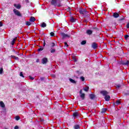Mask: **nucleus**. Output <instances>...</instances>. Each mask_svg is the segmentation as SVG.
Here are the masks:
<instances>
[{
  "mask_svg": "<svg viewBox=\"0 0 129 129\" xmlns=\"http://www.w3.org/2000/svg\"><path fill=\"white\" fill-rule=\"evenodd\" d=\"M50 35L51 37H54V36H55V33H54V32H52L50 33Z\"/></svg>",
  "mask_w": 129,
  "mask_h": 129,
  "instance_id": "38",
  "label": "nucleus"
},
{
  "mask_svg": "<svg viewBox=\"0 0 129 129\" xmlns=\"http://www.w3.org/2000/svg\"><path fill=\"white\" fill-rule=\"evenodd\" d=\"M11 58H13V59H15V60H19V58L15 55H11Z\"/></svg>",
  "mask_w": 129,
  "mask_h": 129,
  "instance_id": "27",
  "label": "nucleus"
},
{
  "mask_svg": "<svg viewBox=\"0 0 129 129\" xmlns=\"http://www.w3.org/2000/svg\"><path fill=\"white\" fill-rule=\"evenodd\" d=\"M93 31L92 30H87L86 31V33L87 34V35H92V33H93Z\"/></svg>",
  "mask_w": 129,
  "mask_h": 129,
  "instance_id": "12",
  "label": "nucleus"
},
{
  "mask_svg": "<svg viewBox=\"0 0 129 129\" xmlns=\"http://www.w3.org/2000/svg\"><path fill=\"white\" fill-rule=\"evenodd\" d=\"M87 14H88V12H87V11H86V9H85V12H84V14H83V16H84L85 18H86L87 17L88 15Z\"/></svg>",
  "mask_w": 129,
  "mask_h": 129,
  "instance_id": "18",
  "label": "nucleus"
},
{
  "mask_svg": "<svg viewBox=\"0 0 129 129\" xmlns=\"http://www.w3.org/2000/svg\"><path fill=\"white\" fill-rule=\"evenodd\" d=\"M64 46L68 47V44H67V42H64Z\"/></svg>",
  "mask_w": 129,
  "mask_h": 129,
  "instance_id": "50",
  "label": "nucleus"
},
{
  "mask_svg": "<svg viewBox=\"0 0 129 129\" xmlns=\"http://www.w3.org/2000/svg\"><path fill=\"white\" fill-rule=\"evenodd\" d=\"M92 48H93V49H97V44L95 42H93L92 44Z\"/></svg>",
  "mask_w": 129,
  "mask_h": 129,
  "instance_id": "9",
  "label": "nucleus"
},
{
  "mask_svg": "<svg viewBox=\"0 0 129 129\" xmlns=\"http://www.w3.org/2000/svg\"><path fill=\"white\" fill-rule=\"evenodd\" d=\"M128 64H129V60H123L122 62V65H123L124 66H128Z\"/></svg>",
  "mask_w": 129,
  "mask_h": 129,
  "instance_id": "6",
  "label": "nucleus"
},
{
  "mask_svg": "<svg viewBox=\"0 0 129 129\" xmlns=\"http://www.w3.org/2000/svg\"><path fill=\"white\" fill-rule=\"evenodd\" d=\"M43 50H44V47L40 46L39 48L37 49V51H38V52H41V51H43Z\"/></svg>",
  "mask_w": 129,
  "mask_h": 129,
  "instance_id": "23",
  "label": "nucleus"
},
{
  "mask_svg": "<svg viewBox=\"0 0 129 129\" xmlns=\"http://www.w3.org/2000/svg\"><path fill=\"white\" fill-rule=\"evenodd\" d=\"M26 3H27V4L29 3V0H25Z\"/></svg>",
  "mask_w": 129,
  "mask_h": 129,
  "instance_id": "56",
  "label": "nucleus"
},
{
  "mask_svg": "<svg viewBox=\"0 0 129 129\" xmlns=\"http://www.w3.org/2000/svg\"><path fill=\"white\" fill-rule=\"evenodd\" d=\"M45 46H46V42H45V41L43 42V47H45Z\"/></svg>",
  "mask_w": 129,
  "mask_h": 129,
  "instance_id": "51",
  "label": "nucleus"
},
{
  "mask_svg": "<svg viewBox=\"0 0 129 129\" xmlns=\"http://www.w3.org/2000/svg\"><path fill=\"white\" fill-rule=\"evenodd\" d=\"M54 46H56L55 43L52 42L50 44V48H54Z\"/></svg>",
  "mask_w": 129,
  "mask_h": 129,
  "instance_id": "30",
  "label": "nucleus"
},
{
  "mask_svg": "<svg viewBox=\"0 0 129 129\" xmlns=\"http://www.w3.org/2000/svg\"><path fill=\"white\" fill-rule=\"evenodd\" d=\"M101 94H102V95H103V96H106V95H107V94H108V92L106 91H101L100 92Z\"/></svg>",
  "mask_w": 129,
  "mask_h": 129,
  "instance_id": "7",
  "label": "nucleus"
},
{
  "mask_svg": "<svg viewBox=\"0 0 129 129\" xmlns=\"http://www.w3.org/2000/svg\"><path fill=\"white\" fill-rule=\"evenodd\" d=\"M0 27H3V23L0 22Z\"/></svg>",
  "mask_w": 129,
  "mask_h": 129,
  "instance_id": "54",
  "label": "nucleus"
},
{
  "mask_svg": "<svg viewBox=\"0 0 129 129\" xmlns=\"http://www.w3.org/2000/svg\"><path fill=\"white\" fill-rule=\"evenodd\" d=\"M80 96L82 98V100H84L85 98V94L83 93L82 90H80Z\"/></svg>",
  "mask_w": 129,
  "mask_h": 129,
  "instance_id": "2",
  "label": "nucleus"
},
{
  "mask_svg": "<svg viewBox=\"0 0 129 129\" xmlns=\"http://www.w3.org/2000/svg\"><path fill=\"white\" fill-rule=\"evenodd\" d=\"M121 88V85H120V84L116 85V88L118 89Z\"/></svg>",
  "mask_w": 129,
  "mask_h": 129,
  "instance_id": "32",
  "label": "nucleus"
},
{
  "mask_svg": "<svg viewBox=\"0 0 129 129\" xmlns=\"http://www.w3.org/2000/svg\"><path fill=\"white\" fill-rule=\"evenodd\" d=\"M0 106H1V107L4 108L6 107V105H5L4 102L0 101Z\"/></svg>",
  "mask_w": 129,
  "mask_h": 129,
  "instance_id": "16",
  "label": "nucleus"
},
{
  "mask_svg": "<svg viewBox=\"0 0 129 129\" xmlns=\"http://www.w3.org/2000/svg\"><path fill=\"white\" fill-rule=\"evenodd\" d=\"M14 129H19V126L18 125H16L14 127Z\"/></svg>",
  "mask_w": 129,
  "mask_h": 129,
  "instance_id": "48",
  "label": "nucleus"
},
{
  "mask_svg": "<svg viewBox=\"0 0 129 129\" xmlns=\"http://www.w3.org/2000/svg\"><path fill=\"white\" fill-rule=\"evenodd\" d=\"M113 17L115 18H118V17H119V15L117 13H114L113 14Z\"/></svg>",
  "mask_w": 129,
  "mask_h": 129,
  "instance_id": "13",
  "label": "nucleus"
},
{
  "mask_svg": "<svg viewBox=\"0 0 129 129\" xmlns=\"http://www.w3.org/2000/svg\"><path fill=\"white\" fill-rule=\"evenodd\" d=\"M90 98H91V99H94V98H95V95L93 94H91L89 95Z\"/></svg>",
  "mask_w": 129,
  "mask_h": 129,
  "instance_id": "17",
  "label": "nucleus"
},
{
  "mask_svg": "<svg viewBox=\"0 0 129 129\" xmlns=\"http://www.w3.org/2000/svg\"><path fill=\"white\" fill-rule=\"evenodd\" d=\"M104 98L106 101H109L110 100V96L109 95L105 96Z\"/></svg>",
  "mask_w": 129,
  "mask_h": 129,
  "instance_id": "11",
  "label": "nucleus"
},
{
  "mask_svg": "<svg viewBox=\"0 0 129 129\" xmlns=\"http://www.w3.org/2000/svg\"><path fill=\"white\" fill-rule=\"evenodd\" d=\"M14 7L18 9H21V5L14 4Z\"/></svg>",
  "mask_w": 129,
  "mask_h": 129,
  "instance_id": "25",
  "label": "nucleus"
},
{
  "mask_svg": "<svg viewBox=\"0 0 129 129\" xmlns=\"http://www.w3.org/2000/svg\"><path fill=\"white\" fill-rule=\"evenodd\" d=\"M73 115L74 117H77V116H79V114L77 112H75L73 113Z\"/></svg>",
  "mask_w": 129,
  "mask_h": 129,
  "instance_id": "14",
  "label": "nucleus"
},
{
  "mask_svg": "<svg viewBox=\"0 0 129 129\" xmlns=\"http://www.w3.org/2000/svg\"><path fill=\"white\" fill-rule=\"evenodd\" d=\"M13 12L16 16H18V17H22V14H21L20 11L17 10V9H14Z\"/></svg>",
  "mask_w": 129,
  "mask_h": 129,
  "instance_id": "1",
  "label": "nucleus"
},
{
  "mask_svg": "<svg viewBox=\"0 0 129 129\" xmlns=\"http://www.w3.org/2000/svg\"><path fill=\"white\" fill-rule=\"evenodd\" d=\"M126 27H127V29H129V23L127 24Z\"/></svg>",
  "mask_w": 129,
  "mask_h": 129,
  "instance_id": "52",
  "label": "nucleus"
},
{
  "mask_svg": "<svg viewBox=\"0 0 129 129\" xmlns=\"http://www.w3.org/2000/svg\"><path fill=\"white\" fill-rule=\"evenodd\" d=\"M106 110H107V108H103L102 109L101 112L102 113H104L105 112H106Z\"/></svg>",
  "mask_w": 129,
  "mask_h": 129,
  "instance_id": "24",
  "label": "nucleus"
},
{
  "mask_svg": "<svg viewBox=\"0 0 129 129\" xmlns=\"http://www.w3.org/2000/svg\"><path fill=\"white\" fill-rule=\"evenodd\" d=\"M39 59H36V62H37V63H39Z\"/></svg>",
  "mask_w": 129,
  "mask_h": 129,
  "instance_id": "55",
  "label": "nucleus"
},
{
  "mask_svg": "<svg viewBox=\"0 0 129 129\" xmlns=\"http://www.w3.org/2000/svg\"><path fill=\"white\" fill-rule=\"evenodd\" d=\"M48 62V58L44 57L41 59L42 64H46Z\"/></svg>",
  "mask_w": 129,
  "mask_h": 129,
  "instance_id": "4",
  "label": "nucleus"
},
{
  "mask_svg": "<svg viewBox=\"0 0 129 129\" xmlns=\"http://www.w3.org/2000/svg\"><path fill=\"white\" fill-rule=\"evenodd\" d=\"M92 30H98V28H97V27H93V28H92Z\"/></svg>",
  "mask_w": 129,
  "mask_h": 129,
  "instance_id": "44",
  "label": "nucleus"
},
{
  "mask_svg": "<svg viewBox=\"0 0 129 129\" xmlns=\"http://www.w3.org/2000/svg\"><path fill=\"white\" fill-rule=\"evenodd\" d=\"M39 121L43 122V121H44V120H43V119L41 118V119H40Z\"/></svg>",
  "mask_w": 129,
  "mask_h": 129,
  "instance_id": "53",
  "label": "nucleus"
},
{
  "mask_svg": "<svg viewBox=\"0 0 129 129\" xmlns=\"http://www.w3.org/2000/svg\"><path fill=\"white\" fill-rule=\"evenodd\" d=\"M76 73L78 74V75H81V73L79 71H77Z\"/></svg>",
  "mask_w": 129,
  "mask_h": 129,
  "instance_id": "42",
  "label": "nucleus"
},
{
  "mask_svg": "<svg viewBox=\"0 0 129 129\" xmlns=\"http://www.w3.org/2000/svg\"><path fill=\"white\" fill-rule=\"evenodd\" d=\"M73 59L74 60V61H75V62H77V60L76 59L75 57H73Z\"/></svg>",
  "mask_w": 129,
  "mask_h": 129,
  "instance_id": "47",
  "label": "nucleus"
},
{
  "mask_svg": "<svg viewBox=\"0 0 129 129\" xmlns=\"http://www.w3.org/2000/svg\"><path fill=\"white\" fill-rule=\"evenodd\" d=\"M3 72H4V69L3 68H1L0 69V74H3Z\"/></svg>",
  "mask_w": 129,
  "mask_h": 129,
  "instance_id": "36",
  "label": "nucleus"
},
{
  "mask_svg": "<svg viewBox=\"0 0 129 129\" xmlns=\"http://www.w3.org/2000/svg\"><path fill=\"white\" fill-rule=\"evenodd\" d=\"M56 1L57 7H62V4H61V2H62V0H56Z\"/></svg>",
  "mask_w": 129,
  "mask_h": 129,
  "instance_id": "8",
  "label": "nucleus"
},
{
  "mask_svg": "<svg viewBox=\"0 0 129 129\" xmlns=\"http://www.w3.org/2000/svg\"><path fill=\"white\" fill-rule=\"evenodd\" d=\"M29 79L31 80H34V78L33 77H32L31 76H29Z\"/></svg>",
  "mask_w": 129,
  "mask_h": 129,
  "instance_id": "45",
  "label": "nucleus"
},
{
  "mask_svg": "<svg viewBox=\"0 0 129 129\" xmlns=\"http://www.w3.org/2000/svg\"><path fill=\"white\" fill-rule=\"evenodd\" d=\"M51 77H55V75H51Z\"/></svg>",
  "mask_w": 129,
  "mask_h": 129,
  "instance_id": "57",
  "label": "nucleus"
},
{
  "mask_svg": "<svg viewBox=\"0 0 129 129\" xmlns=\"http://www.w3.org/2000/svg\"><path fill=\"white\" fill-rule=\"evenodd\" d=\"M129 35H124L125 40H127L128 39Z\"/></svg>",
  "mask_w": 129,
  "mask_h": 129,
  "instance_id": "39",
  "label": "nucleus"
},
{
  "mask_svg": "<svg viewBox=\"0 0 129 129\" xmlns=\"http://www.w3.org/2000/svg\"><path fill=\"white\" fill-rule=\"evenodd\" d=\"M122 62L123 61H120L118 62V64H119V65H122Z\"/></svg>",
  "mask_w": 129,
  "mask_h": 129,
  "instance_id": "46",
  "label": "nucleus"
},
{
  "mask_svg": "<svg viewBox=\"0 0 129 129\" xmlns=\"http://www.w3.org/2000/svg\"><path fill=\"white\" fill-rule=\"evenodd\" d=\"M60 35L62 37V39H64V38H69L70 37L69 35L66 34L64 32L61 33Z\"/></svg>",
  "mask_w": 129,
  "mask_h": 129,
  "instance_id": "3",
  "label": "nucleus"
},
{
  "mask_svg": "<svg viewBox=\"0 0 129 129\" xmlns=\"http://www.w3.org/2000/svg\"><path fill=\"white\" fill-rule=\"evenodd\" d=\"M70 21L72 23H75V19H74V18H73V17H71V19H70Z\"/></svg>",
  "mask_w": 129,
  "mask_h": 129,
  "instance_id": "29",
  "label": "nucleus"
},
{
  "mask_svg": "<svg viewBox=\"0 0 129 129\" xmlns=\"http://www.w3.org/2000/svg\"><path fill=\"white\" fill-rule=\"evenodd\" d=\"M16 40H17V37H16L15 38H14L13 40H12L11 44L12 45H14V44H15V42H16Z\"/></svg>",
  "mask_w": 129,
  "mask_h": 129,
  "instance_id": "26",
  "label": "nucleus"
},
{
  "mask_svg": "<svg viewBox=\"0 0 129 129\" xmlns=\"http://www.w3.org/2000/svg\"><path fill=\"white\" fill-rule=\"evenodd\" d=\"M84 91H86V92H87L89 90V87H88V86H86V87L84 88Z\"/></svg>",
  "mask_w": 129,
  "mask_h": 129,
  "instance_id": "22",
  "label": "nucleus"
},
{
  "mask_svg": "<svg viewBox=\"0 0 129 129\" xmlns=\"http://www.w3.org/2000/svg\"><path fill=\"white\" fill-rule=\"evenodd\" d=\"M30 22H35L36 21V19L35 17H31L29 20Z\"/></svg>",
  "mask_w": 129,
  "mask_h": 129,
  "instance_id": "21",
  "label": "nucleus"
},
{
  "mask_svg": "<svg viewBox=\"0 0 129 129\" xmlns=\"http://www.w3.org/2000/svg\"><path fill=\"white\" fill-rule=\"evenodd\" d=\"M26 25H27V26H30V25H31V22H29V21L27 22H26Z\"/></svg>",
  "mask_w": 129,
  "mask_h": 129,
  "instance_id": "43",
  "label": "nucleus"
},
{
  "mask_svg": "<svg viewBox=\"0 0 129 129\" xmlns=\"http://www.w3.org/2000/svg\"><path fill=\"white\" fill-rule=\"evenodd\" d=\"M51 5L52 6H54V7H57V2L56 0H52L50 2Z\"/></svg>",
  "mask_w": 129,
  "mask_h": 129,
  "instance_id": "5",
  "label": "nucleus"
},
{
  "mask_svg": "<svg viewBox=\"0 0 129 129\" xmlns=\"http://www.w3.org/2000/svg\"><path fill=\"white\" fill-rule=\"evenodd\" d=\"M20 76H21V77H23V78H25V76H24V75L23 74V72H20Z\"/></svg>",
  "mask_w": 129,
  "mask_h": 129,
  "instance_id": "40",
  "label": "nucleus"
},
{
  "mask_svg": "<svg viewBox=\"0 0 129 129\" xmlns=\"http://www.w3.org/2000/svg\"><path fill=\"white\" fill-rule=\"evenodd\" d=\"M80 79L82 81H84V80H85V78H84V77H81L80 78Z\"/></svg>",
  "mask_w": 129,
  "mask_h": 129,
  "instance_id": "41",
  "label": "nucleus"
},
{
  "mask_svg": "<svg viewBox=\"0 0 129 129\" xmlns=\"http://www.w3.org/2000/svg\"><path fill=\"white\" fill-rule=\"evenodd\" d=\"M81 45H85L86 44V40H83L81 42Z\"/></svg>",
  "mask_w": 129,
  "mask_h": 129,
  "instance_id": "34",
  "label": "nucleus"
},
{
  "mask_svg": "<svg viewBox=\"0 0 129 129\" xmlns=\"http://www.w3.org/2000/svg\"><path fill=\"white\" fill-rule=\"evenodd\" d=\"M74 129H79V128H80V126H79V125H75L74 126Z\"/></svg>",
  "mask_w": 129,
  "mask_h": 129,
  "instance_id": "28",
  "label": "nucleus"
},
{
  "mask_svg": "<svg viewBox=\"0 0 129 129\" xmlns=\"http://www.w3.org/2000/svg\"><path fill=\"white\" fill-rule=\"evenodd\" d=\"M124 94V95H129V91H125Z\"/></svg>",
  "mask_w": 129,
  "mask_h": 129,
  "instance_id": "33",
  "label": "nucleus"
},
{
  "mask_svg": "<svg viewBox=\"0 0 129 129\" xmlns=\"http://www.w3.org/2000/svg\"><path fill=\"white\" fill-rule=\"evenodd\" d=\"M20 118H20V116H16L15 117L16 120H20Z\"/></svg>",
  "mask_w": 129,
  "mask_h": 129,
  "instance_id": "35",
  "label": "nucleus"
},
{
  "mask_svg": "<svg viewBox=\"0 0 129 129\" xmlns=\"http://www.w3.org/2000/svg\"><path fill=\"white\" fill-rule=\"evenodd\" d=\"M70 82H71L72 83H74V84H76V81H75V80L72 79H70Z\"/></svg>",
  "mask_w": 129,
  "mask_h": 129,
  "instance_id": "31",
  "label": "nucleus"
},
{
  "mask_svg": "<svg viewBox=\"0 0 129 129\" xmlns=\"http://www.w3.org/2000/svg\"><path fill=\"white\" fill-rule=\"evenodd\" d=\"M85 10H86L85 9H80L79 10V12L80 14H81V15H83Z\"/></svg>",
  "mask_w": 129,
  "mask_h": 129,
  "instance_id": "10",
  "label": "nucleus"
},
{
  "mask_svg": "<svg viewBox=\"0 0 129 129\" xmlns=\"http://www.w3.org/2000/svg\"><path fill=\"white\" fill-rule=\"evenodd\" d=\"M41 28H46L47 27V24H46L45 22H43L41 24Z\"/></svg>",
  "mask_w": 129,
  "mask_h": 129,
  "instance_id": "19",
  "label": "nucleus"
},
{
  "mask_svg": "<svg viewBox=\"0 0 129 129\" xmlns=\"http://www.w3.org/2000/svg\"><path fill=\"white\" fill-rule=\"evenodd\" d=\"M88 18V19H85L84 21V22H85V23H88V22H89V21H90V17H89V15H87V16L86 17V18Z\"/></svg>",
  "mask_w": 129,
  "mask_h": 129,
  "instance_id": "15",
  "label": "nucleus"
},
{
  "mask_svg": "<svg viewBox=\"0 0 129 129\" xmlns=\"http://www.w3.org/2000/svg\"><path fill=\"white\" fill-rule=\"evenodd\" d=\"M44 79H45L44 78H43V77L40 78V80H41V81H43Z\"/></svg>",
  "mask_w": 129,
  "mask_h": 129,
  "instance_id": "49",
  "label": "nucleus"
},
{
  "mask_svg": "<svg viewBox=\"0 0 129 129\" xmlns=\"http://www.w3.org/2000/svg\"><path fill=\"white\" fill-rule=\"evenodd\" d=\"M116 104L117 105H119V104H120V101H119V100H117L116 101Z\"/></svg>",
  "mask_w": 129,
  "mask_h": 129,
  "instance_id": "37",
  "label": "nucleus"
},
{
  "mask_svg": "<svg viewBox=\"0 0 129 129\" xmlns=\"http://www.w3.org/2000/svg\"><path fill=\"white\" fill-rule=\"evenodd\" d=\"M50 53H55V52H56V49L54 48H50Z\"/></svg>",
  "mask_w": 129,
  "mask_h": 129,
  "instance_id": "20",
  "label": "nucleus"
}]
</instances>
